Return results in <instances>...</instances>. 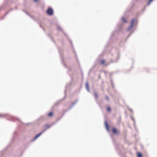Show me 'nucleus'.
<instances>
[{
  "label": "nucleus",
  "mask_w": 157,
  "mask_h": 157,
  "mask_svg": "<svg viewBox=\"0 0 157 157\" xmlns=\"http://www.w3.org/2000/svg\"><path fill=\"white\" fill-rule=\"evenodd\" d=\"M136 21V20L134 19H132L131 22V25L128 30H130L131 29L133 26L135 22Z\"/></svg>",
  "instance_id": "1"
},
{
  "label": "nucleus",
  "mask_w": 157,
  "mask_h": 157,
  "mask_svg": "<svg viewBox=\"0 0 157 157\" xmlns=\"http://www.w3.org/2000/svg\"><path fill=\"white\" fill-rule=\"evenodd\" d=\"M47 13L49 15H52L53 13V10L51 8H49L47 10Z\"/></svg>",
  "instance_id": "2"
},
{
  "label": "nucleus",
  "mask_w": 157,
  "mask_h": 157,
  "mask_svg": "<svg viewBox=\"0 0 157 157\" xmlns=\"http://www.w3.org/2000/svg\"><path fill=\"white\" fill-rule=\"evenodd\" d=\"M113 132L114 134L119 133V132L115 128H113L112 129Z\"/></svg>",
  "instance_id": "3"
},
{
  "label": "nucleus",
  "mask_w": 157,
  "mask_h": 157,
  "mask_svg": "<svg viewBox=\"0 0 157 157\" xmlns=\"http://www.w3.org/2000/svg\"><path fill=\"white\" fill-rule=\"evenodd\" d=\"M86 87L87 90L89 91V85L88 82H86Z\"/></svg>",
  "instance_id": "4"
},
{
  "label": "nucleus",
  "mask_w": 157,
  "mask_h": 157,
  "mask_svg": "<svg viewBox=\"0 0 157 157\" xmlns=\"http://www.w3.org/2000/svg\"><path fill=\"white\" fill-rule=\"evenodd\" d=\"M43 132H41L37 135H36V136H35L34 138V139H36Z\"/></svg>",
  "instance_id": "5"
},
{
  "label": "nucleus",
  "mask_w": 157,
  "mask_h": 157,
  "mask_svg": "<svg viewBox=\"0 0 157 157\" xmlns=\"http://www.w3.org/2000/svg\"><path fill=\"white\" fill-rule=\"evenodd\" d=\"M100 62L101 64L103 65L105 63V60L102 59L100 60Z\"/></svg>",
  "instance_id": "6"
},
{
  "label": "nucleus",
  "mask_w": 157,
  "mask_h": 157,
  "mask_svg": "<svg viewBox=\"0 0 157 157\" xmlns=\"http://www.w3.org/2000/svg\"><path fill=\"white\" fill-rule=\"evenodd\" d=\"M137 157H142V154L140 152L137 153Z\"/></svg>",
  "instance_id": "7"
},
{
  "label": "nucleus",
  "mask_w": 157,
  "mask_h": 157,
  "mask_svg": "<svg viewBox=\"0 0 157 157\" xmlns=\"http://www.w3.org/2000/svg\"><path fill=\"white\" fill-rule=\"evenodd\" d=\"M53 115V113L52 112H50L48 114V116L50 117H52Z\"/></svg>",
  "instance_id": "8"
},
{
  "label": "nucleus",
  "mask_w": 157,
  "mask_h": 157,
  "mask_svg": "<svg viewBox=\"0 0 157 157\" xmlns=\"http://www.w3.org/2000/svg\"><path fill=\"white\" fill-rule=\"evenodd\" d=\"M45 127L47 128H48L50 127V126L48 124H46L45 126Z\"/></svg>",
  "instance_id": "9"
},
{
  "label": "nucleus",
  "mask_w": 157,
  "mask_h": 157,
  "mask_svg": "<svg viewBox=\"0 0 157 157\" xmlns=\"http://www.w3.org/2000/svg\"><path fill=\"white\" fill-rule=\"evenodd\" d=\"M107 110L108 111H110L111 110V109L109 107H108L107 108Z\"/></svg>",
  "instance_id": "10"
},
{
  "label": "nucleus",
  "mask_w": 157,
  "mask_h": 157,
  "mask_svg": "<svg viewBox=\"0 0 157 157\" xmlns=\"http://www.w3.org/2000/svg\"><path fill=\"white\" fill-rule=\"evenodd\" d=\"M122 20L123 22H127L126 21L125 19L124 18H122Z\"/></svg>",
  "instance_id": "11"
},
{
  "label": "nucleus",
  "mask_w": 157,
  "mask_h": 157,
  "mask_svg": "<svg viewBox=\"0 0 157 157\" xmlns=\"http://www.w3.org/2000/svg\"><path fill=\"white\" fill-rule=\"evenodd\" d=\"M105 126H106V128H107L108 129V125L106 122L105 123Z\"/></svg>",
  "instance_id": "12"
},
{
  "label": "nucleus",
  "mask_w": 157,
  "mask_h": 157,
  "mask_svg": "<svg viewBox=\"0 0 157 157\" xmlns=\"http://www.w3.org/2000/svg\"><path fill=\"white\" fill-rule=\"evenodd\" d=\"M153 0H149L148 3V4H149Z\"/></svg>",
  "instance_id": "13"
},
{
  "label": "nucleus",
  "mask_w": 157,
  "mask_h": 157,
  "mask_svg": "<svg viewBox=\"0 0 157 157\" xmlns=\"http://www.w3.org/2000/svg\"><path fill=\"white\" fill-rule=\"evenodd\" d=\"M95 95L96 98L98 97V96L97 94L96 93H95Z\"/></svg>",
  "instance_id": "14"
},
{
  "label": "nucleus",
  "mask_w": 157,
  "mask_h": 157,
  "mask_svg": "<svg viewBox=\"0 0 157 157\" xmlns=\"http://www.w3.org/2000/svg\"><path fill=\"white\" fill-rule=\"evenodd\" d=\"M106 98L107 100H109V98L107 96H106Z\"/></svg>",
  "instance_id": "15"
},
{
  "label": "nucleus",
  "mask_w": 157,
  "mask_h": 157,
  "mask_svg": "<svg viewBox=\"0 0 157 157\" xmlns=\"http://www.w3.org/2000/svg\"><path fill=\"white\" fill-rule=\"evenodd\" d=\"M33 0L35 2H37L38 1V0Z\"/></svg>",
  "instance_id": "16"
}]
</instances>
